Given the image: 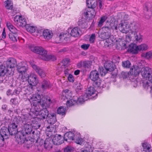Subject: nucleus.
<instances>
[{"instance_id":"nucleus-12","label":"nucleus","mask_w":152,"mask_h":152,"mask_svg":"<svg viewBox=\"0 0 152 152\" xmlns=\"http://www.w3.org/2000/svg\"><path fill=\"white\" fill-rule=\"evenodd\" d=\"M23 126V131L26 134H30L32 131V123L30 121H28V122L24 123Z\"/></svg>"},{"instance_id":"nucleus-55","label":"nucleus","mask_w":152,"mask_h":152,"mask_svg":"<svg viewBox=\"0 0 152 152\" xmlns=\"http://www.w3.org/2000/svg\"><path fill=\"white\" fill-rule=\"evenodd\" d=\"M107 71H108L106 70L105 68H102L101 69L100 74L102 76L104 75L107 73Z\"/></svg>"},{"instance_id":"nucleus-11","label":"nucleus","mask_w":152,"mask_h":152,"mask_svg":"<svg viewBox=\"0 0 152 152\" xmlns=\"http://www.w3.org/2000/svg\"><path fill=\"white\" fill-rule=\"evenodd\" d=\"M96 12L94 9L88 8L84 12V15L86 18L91 19L94 17Z\"/></svg>"},{"instance_id":"nucleus-42","label":"nucleus","mask_w":152,"mask_h":152,"mask_svg":"<svg viewBox=\"0 0 152 152\" xmlns=\"http://www.w3.org/2000/svg\"><path fill=\"white\" fill-rule=\"evenodd\" d=\"M131 64L130 62L128 60H126L123 61L122 63V65L123 67L126 68H129Z\"/></svg>"},{"instance_id":"nucleus-16","label":"nucleus","mask_w":152,"mask_h":152,"mask_svg":"<svg viewBox=\"0 0 152 152\" xmlns=\"http://www.w3.org/2000/svg\"><path fill=\"white\" fill-rule=\"evenodd\" d=\"M17 127L18 126L15 123H12L9 125L8 130L11 135L16 134L18 130Z\"/></svg>"},{"instance_id":"nucleus-63","label":"nucleus","mask_w":152,"mask_h":152,"mask_svg":"<svg viewBox=\"0 0 152 152\" xmlns=\"http://www.w3.org/2000/svg\"><path fill=\"white\" fill-rule=\"evenodd\" d=\"M86 101L85 100H84V99L83 98L82 96H80L78 99L77 100V102H79L80 103H83L84 101Z\"/></svg>"},{"instance_id":"nucleus-48","label":"nucleus","mask_w":152,"mask_h":152,"mask_svg":"<svg viewBox=\"0 0 152 152\" xmlns=\"http://www.w3.org/2000/svg\"><path fill=\"white\" fill-rule=\"evenodd\" d=\"M107 17L106 16H104L102 17L100 19L99 21V22L98 26H101L103 23L107 19Z\"/></svg>"},{"instance_id":"nucleus-18","label":"nucleus","mask_w":152,"mask_h":152,"mask_svg":"<svg viewBox=\"0 0 152 152\" xmlns=\"http://www.w3.org/2000/svg\"><path fill=\"white\" fill-rule=\"evenodd\" d=\"M81 31L77 27H75L72 29L70 32L71 36L75 37H78L80 36Z\"/></svg>"},{"instance_id":"nucleus-45","label":"nucleus","mask_w":152,"mask_h":152,"mask_svg":"<svg viewBox=\"0 0 152 152\" xmlns=\"http://www.w3.org/2000/svg\"><path fill=\"white\" fill-rule=\"evenodd\" d=\"M105 40L104 44L106 47H109L113 43V41L111 39L110 37V38H108V39H106Z\"/></svg>"},{"instance_id":"nucleus-23","label":"nucleus","mask_w":152,"mask_h":152,"mask_svg":"<svg viewBox=\"0 0 152 152\" xmlns=\"http://www.w3.org/2000/svg\"><path fill=\"white\" fill-rule=\"evenodd\" d=\"M48 117V122L50 125H53L56 121V115L54 113L49 114Z\"/></svg>"},{"instance_id":"nucleus-20","label":"nucleus","mask_w":152,"mask_h":152,"mask_svg":"<svg viewBox=\"0 0 152 152\" xmlns=\"http://www.w3.org/2000/svg\"><path fill=\"white\" fill-rule=\"evenodd\" d=\"M7 64L8 68H13L16 65V61L15 59L10 58L7 61Z\"/></svg>"},{"instance_id":"nucleus-60","label":"nucleus","mask_w":152,"mask_h":152,"mask_svg":"<svg viewBox=\"0 0 152 152\" xmlns=\"http://www.w3.org/2000/svg\"><path fill=\"white\" fill-rule=\"evenodd\" d=\"M10 31L12 32V33L16 34L18 32V30L14 26L11 29Z\"/></svg>"},{"instance_id":"nucleus-62","label":"nucleus","mask_w":152,"mask_h":152,"mask_svg":"<svg viewBox=\"0 0 152 152\" xmlns=\"http://www.w3.org/2000/svg\"><path fill=\"white\" fill-rule=\"evenodd\" d=\"M124 42V39H119L118 40V42H117V45H118L121 46Z\"/></svg>"},{"instance_id":"nucleus-22","label":"nucleus","mask_w":152,"mask_h":152,"mask_svg":"<svg viewBox=\"0 0 152 152\" xmlns=\"http://www.w3.org/2000/svg\"><path fill=\"white\" fill-rule=\"evenodd\" d=\"M43 35L45 39L49 40L53 36V33L52 31L48 29L44 30L43 32Z\"/></svg>"},{"instance_id":"nucleus-13","label":"nucleus","mask_w":152,"mask_h":152,"mask_svg":"<svg viewBox=\"0 0 152 152\" xmlns=\"http://www.w3.org/2000/svg\"><path fill=\"white\" fill-rule=\"evenodd\" d=\"M89 78L91 80L94 81L98 80L99 79V72L96 70L92 71L90 73Z\"/></svg>"},{"instance_id":"nucleus-56","label":"nucleus","mask_w":152,"mask_h":152,"mask_svg":"<svg viewBox=\"0 0 152 152\" xmlns=\"http://www.w3.org/2000/svg\"><path fill=\"white\" fill-rule=\"evenodd\" d=\"M90 46L89 44H84L81 45V48L84 50H87Z\"/></svg>"},{"instance_id":"nucleus-46","label":"nucleus","mask_w":152,"mask_h":152,"mask_svg":"<svg viewBox=\"0 0 152 152\" xmlns=\"http://www.w3.org/2000/svg\"><path fill=\"white\" fill-rule=\"evenodd\" d=\"M30 122L32 123V128L34 129H37L39 128L40 126L38 122L35 121H31Z\"/></svg>"},{"instance_id":"nucleus-38","label":"nucleus","mask_w":152,"mask_h":152,"mask_svg":"<svg viewBox=\"0 0 152 152\" xmlns=\"http://www.w3.org/2000/svg\"><path fill=\"white\" fill-rule=\"evenodd\" d=\"M10 39L14 42H17L18 37L16 34L10 33L9 34Z\"/></svg>"},{"instance_id":"nucleus-54","label":"nucleus","mask_w":152,"mask_h":152,"mask_svg":"<svg viewBox=\"0 0 152 152\" xmlns=\"http://www.w3.org/2000/svg\"><path fill=\"white\" fill-rule=\"evenodd\" d=\"M73 150V148L67 146L64 150V152H72Z\"/></svg>"},{"instance_id":"nucleus-58","label":"nucleus","mask_w":152,"mask_h":152,"mask_svg":"<svg viewBox=\"0 0 152 152\" xmlns=\"http://www.w3.org/2000/svg\"><path fill=\"white\" fill-rule=\"evenodd\" d=\"M69 81L70 82H73L74 81V78L72 75L69 74L68 77Z\"/></svg>"},{"instance_id":"nucleus-61","label":"nucleus","mask_w":152,"mask_h":152,"mask_svg":"<svg viewBox=\"0 0 152 152\" xmlns=\"http://www.w3.org/2000/svg\"><path fill=\"white\" fill-rule=\"evenodd\" d=\"M81 96H82L83 98L86 101L89 98V96L86 93L83 95Z\"/></svg>"},{"instance_id":"nucleus-17","label":"nucleus","mask_w":152,"mask_h":152,"mask_svg":"<svg viewBox=\"0 0 152 152\" xmlns=\"http://www.w3.org/2000/svg\"><path fill=\"white\" fill-rule=\"evenodd\" d=\"M44 147L45 149L47 150H50L53 147L52 139L50 138H47L45 141Z\"/></svg>"},{"instance_id":"nucleus-51","label":"nucleus","mask_w":152,"mask_h":152,"mask_svg":"<svg viewBox=\"0 0 152 152\" xmlns=\"http://www.w3.org/2000/svg\"><path fill=\"white\" fill-rule=\"evenodd\" d=\"M70 62V60L68 58L64 59L62 61V63L64 66H67Z\"/></svg>"},{"instance_id":"nucleus-2","label":"nucleus","mask_w":152,"mask_h":152,"mask_svg":"<svg viewBox=\"0 0 152 152\" xmlns=\"http://www.w3.org/2000/svg\"><path fill=\"white\" fill-rule=\"evenodd\" d=\"M31 50L34 53L41 56V58L45 61L51 60L54 61L56 60V57L54 55H48L47 51L41 47L33 46L31 48Z\"/></svg>"},{"instance_id":"nucleus-43","label":"nucleus","mask_w":152,"mask_h":152,"mask_svg":"<svg viewBox=\"0 0 152 152\" xmlns=\"http://www.w3.org/2000/svg\"><path fill=\"white\" fill-rule=\"evenodd\" d=\"M142 56L146 58L150 59L152 58V52L148 51L145 53H143Z\"/></svg>"},{"instance_id":"nucleus-10","label":"nucleus","mask_w":152,"mask_h":152,"mask_svg":"<svg viewBox=\"0 0 152 152\" xmlns=\"http://www.w3.org/2000/svg\"><path fill=\"white\" fill-rule=\"evenodd\" d=\"M17 70L20 73L23 75L27 69V65L25 63L22 62L18 64L17 65Z\"/></svg>"},{"instance_id":"nucleus-15","label":"nucleus","mask_w":152,"mask_h":152,"mask_svg":"<svg viewBox=\"0 0 152 152\" xmlns=\"http://www.w3.org/2000/svg\"><path fill=\"white\" fill-rule=\"evenodd\" d=\"M31 66L33 69L35 70L39 75L41 77H44L46 76V74L45 71L39 67L37 66L34 64H32Z\"/></svg>"},{"instance_id":"nucleus-8","label":"nucleus","mask_w":152,"mask_h":152,"mask_svg":"<svg viewBox=\"0 0 152 152\" xmlns=\"http://www.w3.org/2000/svg\"><path fill=\"white\" fill-rule=\"evenodd\" d=\"M28 82L30 85L36 86L38 83V80L36 75L34 74H31L28 76Z\"/></svg>"},{"instance_id":"nucleus-59","label":"nucleus","mask_w":152,"mask_h":152,"mask_svg":"<svg viewBox=\"0 0 152 152\" xmlns=\"http://www.w3.org/2000/svg\"><path fill=\"white\" fill-rule=\"evenodd\" d=\"M10 31L12 32V33L16 34L18 32V30L14 26L11 29Z\"/></svg>"},{"instance_id":"nucleus-32","label":"nucleus","mask_w":152,"mask_h":152,"mask_svg":"<svg viewBox=\"0 0 152 152\" xmlns=\"http://www.w3.org/2000/svg\"><path fill=\"white\" fill-rule=\"evenodd\" d=\"M77 23L78 26L83 28L85 27L86 24V20L84 18L79 19Z\"/></svg>"},{"instance_id":"nucleus-35","label":"nucleus","mask_w":152,"mask_h":152,"mask_svg":"<svg viewBox=\"0 0 152 152\" xmlns=\"http://www.w3.org/2000/svg\"><path fill=\"white\" fill-rule=\"evenodd\" d=\"M77 100L73 99L68 100L67 101L66 104L67 107L73 106L77 103Z\"/></svg>"},{"instance_id":"nucleus-57","label":"nucleus","mask_w":152,"mask_h":152,"mask_svg":"<svg viewBox=\"0 0 152 152\" xmlns=\"http://www.w3.org/2000/svg\"><path fill=\"white\" fill-rule=\"evenodd\" d=\"M122 77L124 78H126L129 76V72H122L121 73Z\"/></svg>"},{"instance_id":"nucleus-36","label":"nucleus","mask_w":152,"mask_h":152,"mask_svg":"<svg viewBox=\"0 0 152 152\" xmlns=\"http://www.w3.org/2000/svg\"><path fill=\"white\" fill-rule=\"evenodd\" d=\"M95 92V90L92 87H90L87 89L86 93L89 96L94 94Z\"/></svg>"},{"instance_id":"nucleus-64","label":"nucleus","mask_w":152,"mask_h":152,"mask_svg":"<svg viewBox=\"0 0 152 152\" xmlns=\"http://www.w3.org/2000/svg\"><path fill=\"white\" fill-rule=\"evenodd\" d=\"M90 149H89V151H88L86 149H84L81 150L80 152H90V151H92L94 148L92 146H90Z\"/></svg>"},{"instance_id":"nucleus-50","label":"nucleus","mask_w":152,"mask_h":152,"mask_svg":"<svg viewBox=\"0 0 152 152\" xmlns=\"http://www.w3.org/2000/svg\"><path fill=\"white\" fill-rule=\"evenodd\" d=\"M8 129L7 130L6 129L4 130V129H1L0 131V134L2 135V136L3 138H4V137H6L7 135Z\"/></svg>"},{"instance_id":"nucleus-40","label":"nucleus","mask_w":152,"mask_h":152,"mask_svg":"<svg viewBox=\"0 0 152 152\" xmlns=\"http://www.w3.org/2000/svg\"><path fill=\"white\" fill-rule=\"evenodd\" d=\"M102 81L101 80H99L98 81H96L94 83V85L95 87L97 88H103V86L102 84Z\"/></svg>"},{"instance_id":"nucleus-49","label":"nucleus","mask_w":152,"mask_h":152,"mask_svg":"<svg viewBox=\"0 0 152 152\" xmlns=\"http://www.w3.org/2000/svg\"><path fill=\"white\" fill-rule=\"evenodd\" d=\"M75 140L76 143L80 145L83 144L84 143V139L80 138H76Z\"/></svg>"},{"instance_id":"nucleus-14","label":"nucleus","mask_w":152,"mask_h":152,"mask_svg":"<svg viewBox=\"0 0 152 152\" xmlns=\"http://www.w3.org/2000/svg\"><path fill=\"white\" fill-rule=\"evenodd\" d=\"M52 140V142L56 145H60L63 142V138L60 135H57L54 137Z\"/></svg>"},{"instance_id":"nucleus-33","label":"nucleus","mask_w":152,"mask_h":152,"mask_svg":"<svg viewBox=\"0 0 152 152\" xmlns=\"http://www.w3.org/2000/svg\"><path fill=\"white\" fill-rule=\"evenodd\" d=\"M4 5L7 9H11L12 8V3L11 0H8L5 1Z\"/></svg>"},{"instance_id":"nucleus-29","label":"nucleus","mask_w":152,"mask_h":152,"mask_svg":"<svg viewBox=\"0 0 152 152\" xmlns=\"http://www.w3.org/2000/svg\"><path fill=\"white\" fill-rule=\"evenodd\" d=\"M25 28L27 31L31 33L35 32L37 29L36 27L30 24H27Z\"/></svg>"},{"instance_id":"nucleus-53","label":"nucleus","mask_w":152,"mask_h":152,"mask_svg":"<svg viewBox=\"0 0 152 152\" xmlns=\"http://www.w3.org/2000/svg\"><path fill=\"white\" fill-rule=\"evenodd\" d=\"M96 36L95 34H93L91 35L90 39L89 42L91 43H93L94 42Z\"/></svg>"},{"instance_id":"nucleus-5","label":"nucleus","mask_w":152,"mask_h":152,"mask_svg":"<svg viewBox=\"0 0 152 152\" xmlns=\"http://www.w3.org/2000/svg\"><path fill=\"white\" fill-rule=\"evenodd\" d=\"M120 30L123 33H127L130 29V25L127 21H121L118 27Z\"/></svg>"},{"instance_id":"nucleus-37","label":"nucleus","mask_w":152,"mask_h":152,"mask_svg":"<svg viewBox=\"0 0 152 152\" xmlns=\"http://www.w3.org/2000/svg\"><path fill=\"white\" fill-rule=\"evenodd\" d=\"M66 110V109L65 107L62 106L61 107L58 109L57 113L58 114L64 115L65 114Z\"/></svg>"},{"instance_id":"nucleus-34","label":"nucleus","mask_w":152,"mask_h":152,"mask_svg":"<svg viewBox=\"0 0 152 152\" xmlns=\"http://www.w3.org/2000/svg\"><path fill=\"white\" fill-rule=\"evenodd\" d=\"M7 72V68L3 65L0 66V76H4Z\"/></svg>"},{"instance_id":"nucleus-30","label":"nucleus","mask_w":152,"mask_h":152,"mask_svg":"<svg viewBox=\"0 0 152 152\" xmlns=\"http://www.w3.org/2000/svg\"><path fill=\"white\" fill-rule=\"evenodd\" d=\"M51 84L49 82L44 80L42 83L41 88L43 90H45L51 87Z\"/></svg>"},{"instance_id":"nucleus-21","label":"nucleus","mask_w":152,"mask_h":152,"mask_svg":"<svg viewBox=\"0 0 152 152\" xmlns=\"http://www.w3.org/2000/svg\"><path fill=\"white\" fill-rule=\"evenodd\" d=\"M72 96V92L67 89L65 90L62 92V98L64 99V98H63L64 97L67 99H71Z\"/></svg>"},{"instance_id":"nucleus-24","label":"nucleus","mask_w":152,"mask_h":152,"mask_svg":"<svg viewBox=\"0 0 152 152\" xmlns=\"http://www.w3.org/2000/svg\"><path fill=\"white\" fill-rule=\"evenodd\" d=\"M75 135L74 134L71 132H67L65 133L64 139L66 141L68 140H74Z\"/></svg>"},{"instance_id":"nucleus-31","label":"nucleus","mask_w":152,"mask_h":152,"mask_svg":"<svg viewBox=\"0 0 152 152\" xmlns=\"http://www.w3.org/2000/svg\"><path fill=\"white\" fill-rule=\"evenodd\" d=\"M33 118L32 116L30 115V113L29 115H23L22 116L21 118L23 122H25L24 123H26L28 121H31V118Z\"/></svg>"},{"instance_id":"nucleus-52","label":"nucleus","mask_w":152,"mask_h":152,"mask_svg":"<svg viewBox=\"0 0 152 152\" xmlns=\"http://www.w3.org/2000/svg\"><path fill=\"white\" fill-rule=\"evenodd\" d=\"M142 146L143 148H145L150 149L151 148L150 145L146 142H145L142 143Z\"/></svg>"},{"instance_id":"nucleus-4","label":"nucleus","mask_w":152,"mask_h":152,"mask_svg":"<svg viewBox=\"0 0 152 152\" xmlns=\"http://www.w3.org/2000/svg\"><path fill=\"white\" fill-rule=\"evenodd\" d=\"M14 20L15 24L19 26H26L27 24L26 19L23 16L16 15L14 18Z\"/></svg>"},{"instance_id":"nucleus-19","label":"nucleus","mask_w":152,"mask_h":152,"mask_svg":"<svg viewBox=\"0 0 152 152\" xmlns=\"http://www.w3.org/2000/svg\"><path fill=\"white\" fill-rule=\"evenodd\" d=\"M56 126L54 125H50V126L47 127L46 132L48 136H51L52 134V132L55 133L56 132Z\"/></svg>"},{"instance_id":"nucleus-41","label":"nucleus","mask_w":152,"mask_h":152,"mask_svg":"<svg viewBox=\"0 0 152 152\" xmlns=\"http://www.w3.org/2000/svg\"><path fill=\"white\" fill-rule=\"evenodd\" d=\"M148 46L146 44H143L138 46V50L144 51L148 49Z\"/></svg>"},{"instance_id":"nucleus-3","label":"nucleus","mask_w":152,"mask_h":152,"mask_svg":"<svg viewBox=\"0 0 152 152\" xmlns=\"http://www.w3.org/2000/svg\"><path fill=\"white\" fill-rule=\"evenodd\" d=\"M26 134L23 130L18 132L15 134V140L18 143L20 144H22L24 143H26V142H30L28 140V139H26Z\"/></svg>"},{"instance_id":"nucleus-27","label":"nucleus","mask_w":152,"mask_h":152,"mask_svg":"<svg viewBox=\"0 0 152 152\" xmlns=\"http://www.w3.org/2000/svg\"><path fill=\"white\" fill-rule=\"evenodd\" d=\"M105 68L108 71H112L114 70L113 63L110 61H106L104 64Z\"/></svg>"},{"instance_id":"nucleus-39","label":"nucleus","mask_w":152,"mask_h":152,"mask_svg":"<svg viewBox=\"0 0 152 152\" xmlns=\"http://www.w3.org/2000/svg\"><path fill=\"white\" fill-rule=\"evenodd\" d=\"M130 27V29H131L132 30L136 31L139 28V26L138 24L133 22L131 24Z\"/></svg>"},{"instance_id":"nucleus-44","label":"nucleus","mask_w":152,"mask_h":152,"mask_svg":"<svg viewBox=\"0 0 152 152\" xmlns=\"http://www.w3.org/2000/svg\"><path fill=\"white\" fill-rule=\"evenodd\" d=\"M143 36L140 34H136L134 37V38L136 41L139 42H141L142 40Z\"/></svg>"},{"instance_id":"nucleus-47","label":"nucleus","mask_w":152,"mask_h":152,"mask_svg":"<svg viewBox=\"0 0 152 152\" xmlns=\"http://www.w3.org/2000/svg\"><path fill=\"white\" fill-rule=\"evenodd\" d=\"M145 6L147 11H151L152 10V3L150 2H146Z\"/></svg>"},{"instance_id":"nucleus-7","label":"nucleus","mask_w":152,"mask_h":152,"mask_svg":"<svg viewBox=\"0 0 152 152\" xmlns=\"http://www.w3.org/2000/svg\"><path fill=\"white\" fill-rule=\"evenodd\" d=\"M48 107L45 108H43V109L40 110V107H38V114L37 115L34 116L33 115H30L33 118H35L36 116L39 115L40 116V118H41L45 119V118L48 117V115H49L48 111L47 110V108Z\"/></svg>"},{"instance_id":"nucleus-26","label":"nucleus","mask_w":152,"mask_h":152,"mask_svg":"<svg viewBox=\"0 0 152 152\" xmlns=\"http://www.w3.org/2000/svg\"><path fill=\"white\" fill-rule=\"evenodd\" d=\"M140 69L137 66H133L130 69V72L132 75H137L139 74L140 72Z\"/></svg>"},{"instance_id":"nucleus-9","label":"nucleus","mask_w":152,"mask_h":152,"mask_svg":"<svg viewBox=\"0 0 152 152\" xmlns=\"http://www.w3.org/2000/svg\"><path fill=\"white\" fill-rule=\"evenodd\" d=\"M140 73L143 78L147 79L152 73L151 69L148 67H142L140 70Z\"/></svg>"},{"instance_id":"nucleus-28","label":"nucleus","mask_w":152,"mask_h":152,"mask_svg":"<svg viewBox=\"0 0 152 152\" xmlns=\"http://www.w3.org/2000/svg\"><path fill=\"white\" fill-rule=\"evenodd\" d=\"M86 4L88 8L94 9L97 5L96 0H86Z\"/></svg>"},{"instance_id":"nucleus-6","label":"nucleus","mask_w":152,"mask_h":152,"mask_svg":"<svg viewBox=\"0 0 152 152\" xmlns=\"http://www.w3.org/2000/svg\"><path fill=\"white\" fill-rule=\"evenodd\" d=\"M110 31V29L108 27H103L102 28V32L99 35V37L103 40H105L110 38L111 35Z\"/></svg>"},{"instance_id":"nucleus-1","label":"nucleus","mask_w":152,"mask_h":152,"mask_svg":"<svg viewBox=\"0 0 152 152\" xmlns=\"http://www.w3.org/2000/svg\"><path fill=\"white\" fill-rule=\"evenodd\" d=\"M29 100L32 105L30 114L33 115L34 117L38 114V107H49L52 102L49 97H46L38 94H33Z\"/></svg>"},{"instance_id":"nucleus-25","label":"nucleus","mask_w":152,"mask_h":152,"mask_svg":"<svg viewBox=\"0 0 152 152\" xmlns=\"http://www.w3.org/2000/svg\"><path fill=\"white\" fill-rule=\"evenodd\" d=\"M129 51L133 54H136L138 50V46L134 44H131L129 46Z\"/></svg>"}]
</instances>
